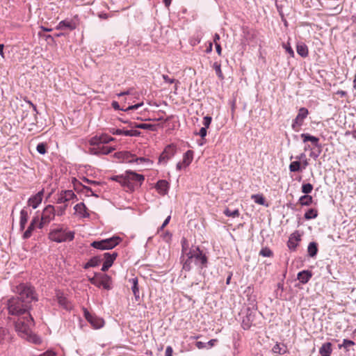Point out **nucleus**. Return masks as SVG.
<instances>
[{"mask_svg": "<svg viewBox=\"0 0 356 356\" xmlns=\"http://www.w3.org/2000/svg\"><path fill=\"white\" fill-rule=\"evenodd\" d=\"M170 218H171V216H168L165 220H164V222H163L162 225L160 227V229H163L170 222Z\"/></svg>", "mask_w": 356, "mask_h": 356, "instance_id": "nucleus-62", "label": "nucleus"}, {"mask_svg": "<svg viewBox=\"0 0 356 356\" xmlns=\"http://www.w3.org/2000/svg\"><path fill=\"white\" fill-rule=\"evenodd\" d=\"M308 114L309 111L307 108L305 107L300 108L298 111L297 116L293 120L292 128L296 130L297 127H300Z\"/></svg>", "mask_w": 356, "mask_h": 356, "instance_id": "nucleus-9", "label": "nucleus"}, {"mask_svg": "<svg viewBox=\"0 0 356 356\" xmlns=\"http://www.w3.org/2000/svg\"><path fill=\"white\" fill-rule=\"evenodd\" d=\"M312 277V273L309 270H302L298 273L297 278L302 284L307 283Z\"/></svg>", "mask_w": 356, "mask_h": 356, "instance_id": "nucleus-20", "label": "nucleus"}, {"mask_svg": "<svg viewBox=\"0 0 356 356\" xmlns=\"http://www.w3.org/2000/svg\"><path fill=\"white\" fill-rule=\"evenodd\" d=\"M124 188L130 191H133L135 186H140L145 179L143 175L131 170H127L124 172Z\"/></svg>", "mask_w": 356, "mask_h": 356, "instance_id": "nucleus-4", "label": "nucleus"}, {"mask_svg": "<svg viewBox=\"0 0 356 356\" xmlns=\"http://www.w3.org/2000/svg\"><path fill=\"white\" fill-rule=\"evenodd\" d=\"M43 191H40L35 195L31 196L27 202L28 206L32 207L33 209H36L42 200Z\"/></svg>", "mask_w": 356, "mask_h": 356, "instance_id": "nucleus-13", "label": "nucleus"}, {"mask_svg": "<svg viewBox=\"0 0 356 356\" xmlns=\"http://www.w3.org/2000/svg\"><path fill=\"white\" fill-rule=\"evenodd\" d=\"M90 245L92 248L98 249V250H108L105 243H104L103 240L95 241L90 244Z\"/></svg>", "mask_w": 356, "mask_h": 356, "instance_id": "nucleus-37", "label": "nucleus"}, {"mask_svg": "<svg viewBox=\"0 0 356 356\" xmlns=\"http://www.w3.org/2000/svg\"><path fill=\"white\" fill-rule=\"evenodd\" d=\"M130 282L132 283L131 289L136 299L139 298V289L138 286V280L137 278H132L130 280Z\"/></svg>", "mask_w": 356, "mask_h": 356, "instance_id": "nucleus-33", "label": "nucleus"}, {"mask_svg": "<svg viewBox=\"0 0 356 356\" xmlns=\"http://www.w3.org/2000/svg\"><path fill=\"white\" fill-rule=\"evenodd\" d=\"M129 127L131 128H138L142 129H147L151 131L156 130V125L151 124H145V123H137L136 122H129Z\"/></svg>", "mask_w": 356, "mask_h": 356, "instance_id": "nucleus-19", "label": "nucleus"}, {"mask_svg": "<svg viewBox=\"0 0 356 356\" xmlns=\"http://www.w3.org/2000/svg\"><path fill=\"white\" fill-rule=\"evenodd\" d=\"M254 317L251 313L247 314L245 318H243L242 325L244 329H248L251 325V322L253 321Z\"/></svg>", "mask_w": 356, "mask_h": 356, "instance_id": "nucleus-32", "label": "nucleus"}, {"mask_svg": "<svg viewBox=\"0 0 356 356\" xmlns=\"http://www.w3.org/2000/svg\"><path fill=\"white\" fill-rule=\"evenodd\" d=\"M355 343L352 340H350V339H344L343 340V343L342 344H339V348H344L346 350H348V348L350 346H354Z\"/></svg>", "mask_w": 356, "mask_h": 356, "instance_id": "nucleus-40", "label": "nucleus"}, {"mask_svg": "<svg viewBox=\"0 0 356 356\" xmlns=\"http://www.w3.org/2000/svg\"><path fill=\"white\" fill-rule=\"evenodd\" d=\"M301 190L305 195H309L313 190V186L309 183L304 184L302 185Z\"/></svg>", "mask_w": 356, "mask_h": 356, "instance_id": "nucleus-42", "label": "nucleus"}, {"mask_svg": "<svg viewBox=\"0 0 356 356\" xmlns=\"http://www.w3.org/2000/svg\"><path fill=\"white\" fill-rule=\"evenodd\" d=\"M83 313L84 317L90 323L93 328L99 329L104 326V321L102 318L90 313L86 309H83Z\"/></svg>", "mask_w": 356, "mask_h": 356, "instance_id": "nucleus-7", "label": "nucleus"}, {"mask_svg": "<svg viewBox=\"0 0 356 356\" xmlns=\"http://www.w3.org/2000/svg\"><path fill=\"white\" fill-rule=\"evenodd\" d=\"M274 354L284 355L288 352L287 346L283 343L277 342L272 348Z\"/></svg>", "mask_w": 356, "mask_h": 356, "instance_id": "nucleus-21", "label": "nucleus"}, {"mask_svg": "<svg viewBox=\"0 0 356 356\" xmlns=\"http://www.w3.org/2000/svg\"><path fill=\"white\" fill-rule=\"evenodd\" d=\"M40 217L38 215H37L33 218L31 223H33V225H34L35 227H38V223L40 222Z\"/></svg>", "mask_w": 356, "mask_h": 356, "instance_id": "nucleus-56", "label": "nucleus"}, {"mask_svg": "<svg viewBox=\"0 0 356 356\" xmlns=\"http://www.w3.org/2000/svg\"><path fill=\"white\" fill-rule=\"evenodd\" d=\"M193 159V152L192 150H188L184 154L182 163L184 167L188 166L192 162Z\"/></svg>", "mask_w": 356, "mask_h": 356, "instance_id": "nucleus-28", "label": "nucleus"}, {"mask_svg": "<svg viewBox=\"0 0 356 356\" xmlns=\"http://www.w3.org/2000/svg\"><path fill=\"white\" fill-rule=\"evenodd\" d=\"M332 345L330 342L323 343L319 349L321 356H330L332 352Z\"/></svg>", "mask_w": 356, "mask_h": 356, "instance_id": "nucleus-23", "label": "nucleus"}, {"mask_svg": "<svg viewBox=\"0 0 356 356\" xmlns=\"http://www.w3.org/2000/svg\"><path fill=\"white\" fill-rule=\"evenodd\" d=\"M126 130H123L121 129H115V128H110L109 132L113 135H124V132H125Z\"/></svg>", "mask_w": 356, "mask_h": 356, "instance_id": "nucleus-50", "label": "nucleus"}, {"mask_svg": "<svg viewBox=\"0 0 356 356\" xmlns=\"http://www.w3.org/2000/svg\"><path fill=\"white\" fill-rule=\"evenodd\" d=\"M29 218V213L26 208H23L20 211L19 229L23 231Z\"/></svg>", "mask_w": 356, "mask_h": 356, "instance_id": "nucleus-18", "label": "nucleus"}, {"mask_svg": "<svg viewBox=\"0 0 356 356\" xmlns=\"http://www.w3.org/2000/svg\"><path fill=\"white\" fill-rule=\"evenodd\" d=\"M155 188L160 195H164L168 193L169 184L166 180L161 179L157 181Z\"/></svg>", "mask_w": 356, "mask_h": 356, "instance_id": "nucleus-15", "label": "nucleus"}, {"mask_svg": "<svg viewBox=\"0 0 356 356\" xmlns=\"http://www.w3.org/2000/svg\"><path fill=\"white\" fill-rule=\"evenodd\" d=\"M140 131L138 130H126L124 132V136H139L140 135Z\"/></svg>", "mask_w": 356, "mask_h": 356, "instance_id": "nucleus-48", "label": "nucleus"}, {"mask_svg": "<svg viewBox=\"0 0 356 356\" xmlns=\"http://www.w3.org/2000/svg\"><path fill=\"white\" fill-rule=\"evenodd\" d=\"M67 204H64L62 206H58L55 207L56 208V215L58 216H61L65 214L66 208L67 207Z\"/></svg>", "mask_w": 356, "mask_h": 356, "instance_id": "nucleus-43", "label": "nucleus"}, {"mask_svg": "<svg viewBox=\"0 0 356 356\" xmlns=\"http://www.w3.org/2000/svg\"><path fill=\"white\" fill-rule=\"evenodd\" d=\"M296 51L297 53L303 58H305L308 56V47L305 44L302 42L297 44Z\"/></svg>", "mask_w": 356, "mask_h": 356, "instance_id": "nucleus-27", "label": "nucleus"}, {"mask_svg": "<svg viewBox=\"0 0 356 356\" xmlns=\"http://www.w3.org/2000/svg\"><path fill=\"white\" fill-rule=\"evenodd\" d=\"M211 121H212L211 117H210L209 115L205 116L203 119V125H204L203 127L208 129L211 123Z\"/></svg>", "mask_w": 356, "mask_h": 356, "instance_id": "nucleus-51", "label": "nucleus"}, {"mask_svg": "<svg viewBox=\"0 0 356 356\" xmlns=\"http://www.w3.org/2000/svg\"><path fill=\"white\" fill-rule=\"evenodd\" d=\"M207 128L205 127H202L199 132L198 133H196L195 134L196 135H199L202 139H204L205 138V136H207Z\"/></svg>", "mask_w": 356, "mask_h": 356, "instance_id": "nucleus-53", "label": "nucleus"}, {"mask_svg": "<svg viewBox=\"0 0 356 356\" xmlns=\"http://www.w3.org/2000/svg\"><path fill=\"white\" fill-rule=\"evenodd\" d=\"M8 334V330L6 328L0 327V344L5 340L6 337Z\"/></svg>", "mask_w": 356, "mask_h": 356, "instance_id": "nucleus-49", "label": "nucleus"}, {"mask_svg": "<svg viewBox=\"0 0 356 356\" xmlns=\"http://www.w3.org/2000/svg\"><path fill=\"white\" fill-rule=\"evenodd\" d=\"M300 241V234L298 231H296L293 234H291L289 236V241L287 242V246L291 250H296L298 241Z\"/></svg>", "mask_w": 356, "mask_h": 356, "instance_id": "nucleus-12", "label": "nucleus"}, {"mask_svg": "<svg viewBox=\"0 0 356 356\" xmlns=\"http://www.w3.org/2000/svg\"><path fill=\"white\" fill-rule=\"evenodd\" d=\"M213 67L216 71V75L218 76L219 79H223L224 76L221 70V65L219 63L215 62L213 65Z\"/></svg>", "mask_w": 356, "mask_h": 356, "instance_id": "nucleus-39", "label": "nucleus"}, {"mask_svg": "<svg viewBox=\"0 0 356 356\" xmlns=\"http://www.w3.org/2000/svg\"><path fill=\"white\" fill-rule=\"evenodd\" d=\"M56 300L58 305L66 310H70L72 308V305L70 301L67 299L65 296H64L63 293L58 291L56 293Z\"/></svg>", "mask_w": 356, "mask_h": 356, "instance_id": "nucleus-14", "label": "nucleus"}, {"mask_svg": "<svg viewBox=\"0 0 356 356\" xmlns=\"http://www.w3.org/2000/svg\"><path fill=\"white\" fill-rule=\"evenodd\" d=\"M188 258L183 263V269L186 271H189L191 269V264L193 262V260L192 259L189 258V254L187 253Z\"/></svg>", "mask_w": 356, "mask_h": 356, "instance_id": "nucleus-44", "label": "nucleus"}, {"mask_svg": "<svg viewBox=\"0 0 356 356\" xmlns=\"http://www.w3.org/2000/svg\"><path fill=\"white\" fill-rule=\"evenodd\" d=\"M189 258L193 260V262L201 269L207 266L208 259L205 254L200 249L199 247H193L189 252Z\"/></svg>", "mask_w": 356, "mask_h": 356, "instance_id": "nucleus-5", "label": "nucleus"}, {"mask_svg": "<svg viewBox=\"0 0 356 356\" xmlns=\"http://www.w3.org/2000/svg\"><path fill=\"white\" fill-rule=\"evenodd\" d=\"M307 252L309 257H314L318 252V245L316 242H311L307 247Z\"/></svg>", "mask_w": 356, "mask_h": 356, "instance_id": "nucleus-29", "label": "nucleus"}, {"mask_svg": "<svg viewBox=\"0 0 356 356\" xmlns=\"http://www.w3.org/2000/svg\"><path fill=\"white\" fill-rule=\"evenodd\" d=\"M299 203L302 206H309L313 201V198L309 195H304L299 198Z\"/></svg>", "mask_w": 356, "mask_h": 356, "instance_id": "nucleus-31", "label": "nucleus"}, {"mask_svg": "<svg viewBox=\"0 0 356 356\" xmlns=\"http://www.w3.org/2000/svg\"><path fill=\"white\" fill-rule=\"evenodd\" d=\"M113 181H118L120 183L123 187H124V174L120 175L113 176L110 178Z\"/></svg>", "mask_w": 356, "mask_h": 356, "instance_id": "nucleus-45", "label": "nucleus"}, {"mask_svg": "<svg viewBox=\"0 0 356 356\" xmlns=\"http://www.w3.org/2000/svg\"><path fill=\"white\" fill-rule=\"evenodd\" d=\"M114 140L113 137L107 134H102L99 136H95L91 138L90 144L93 146H97V147H92L90 150L94 154H108L114 150V148L105 146L104 145Z\"/></svg>", "mask_w": 356, "mask_h": 356, "instance_id": "nucleus-2", "label": "nucleus"}, {"mask_svg": "<svg viewBox=\"0 0 356 356\" xmlns=\"http://www.w3.org/2000/svg\"><path fill=\"white\" fill-rule=\"evenodd\" d=\"M142 105H143V103H140V104H135V105L129 106H128L126 108H122L121 110L124 111H130V110H135V109L138 108Z\"/></svg>", "mask_w": 356, "mask_h": 356, "instance_id": "nucleus-54", "label": "nucleus"}, {"mask_svg": "<svg viewBox=\"0 0 356 356\" xmlns=\"http://www.w3.org/2000/svg\"><path fill=\"white\" fill-rule=\"evenodd\" d=\"M176 147L173 145L166 146L159 158V163L166 164L176 154Z\"/></svg>", "mask_w": 356, "mask_h": 356, "instance_id": "nucleus-8", "label": "nucleus"}, {"mask_svg": "<svg viewBox=\"0 0 356 356\" xmlns=\"http://www.w3.org/2000/svg\"><path fill=\"white\" fill-rule=\"evenodd\" d=\"M300 137L302 138L304 143L309 141L316 147H321V145L318 143V138L314 136H311L309 134H302L300 135Z\"/></svg>", "mask_w": 356, "mask_h": 356, "instance_id": "nucleus-22", "label": "nucleus"}, {"mask_svg": "<svg viewBox=\"0 0 356 356\" xmlns=\"http://www.w3.org/2000/svg\"><path fill=\"white\" fill-rule=\"evenodd\" d=\"M56 208L53 205L49 204L43 209L40 221L38 223V228L42 229L45 225L49 224L55 218Z\"/></svg>", "mask_w": 356, "mask_h": 356, "instance_id": "nucleus-6", "label": "nucleus"}, {"mask_svg": "<svg viewBox=\"0 0 356 356\" xmlns=\"http://www.w3.org/2000/svg\"><path fill=\"white\" fill-rule=\"evenodd\" d=\"M162 77H163V80L165 81V82L168 83H173L177 81L175 79H171L166 74H163L162 76Z\"/></svg>", "mask_w": 356, "mask_h": 356, "instance_id": "nucleus-55", "label": "nucleus"}, {"mask_svg": "<svg viewBox=\"0 0 356 356\" xmlns=\"http://www.w3.org/2000/svg\"><path fill=\"white\" fill-rule=\"evenodd\" d=\"M18 296L13 297L8 301V309L10 315L17 316L15 321V330L23 339L35 344L40 343L41 339L31 331L34 321L29 314L31 304L37 300L33 288L26 284L17 286Z\"/></svg>", "mask_w": 356, "mask_h": 356, "instance_id": "nucleus-1", "label": "nucleus"}, {"mask_svg": "<svg viewBox=\"0 0 356 356\" xmlns=\"http://www.w3.org/2000/svg\"><path fill=\"white\" fill-rule=\"evenodd\" d=\"M195 346L198 349H202L207 347V343L202 341H197Z\"/></svg>", "mask_w": 356, "mask_h": 356, "instance_id": "nucleus-61", "label": "nucleus"}, {"mask_svg": "<svg viewBox=\"0 0 356 356\" xmlns=\"http://www.w3.org/2000/svg\"><path fill=\"white\" fill-rule=\"evenodd\" d=\"M98 279H99V277H97V273H95V275L93 277L89 279V281L92 284L97 286Z\"/></svg>", "mask_w": 356, "mask_h": 356, "instance_id": "nucleus-57", "label": "nucleus"}, {"mask_svg": "<svg viewBox=\"0 0 356 356\" xmlns=\"http://www.w3.org/2000/svg\"><path fill=\"white\" fill-rule=\"evenodd\" d=\"M321 153V150H318L317 152L312 151L309 154V156L313 158L314 160L317 159Z\"/></svg>", "mask_w": 356, "mask_h": 356, "instance_id": "nucleus-60", "label": "nucleus"}, {"mask_svg": "<svg viewBox=\"0 0 356 356\" xmlns=\"http://www.w3.org/2000/svg\"><path fill=\"white\" fill-rule=\"evenodd\" d=\"M251 199L254 200V202L260 205H264L266 200L261 194H254L251 196Z\"/></svg>", "mask_w": 356, "mask_h": 356, "instance_id": "nucleus-36", "label": "nucleus"}, {"mask_svg": "<svg viewBox=\"0 0 356 356\" xmlns=\"http://www.w3.org/2000/svg\"><path fill=\"white\" fill-rule=\"evenodd\" d=\"M302 170L301 163L299 161H293L289 165V170L292 172H299Z\"/></svg>", "mask_w": 356, "mask_h": 356, "instance_id": "nucleus-34", "label": "nucleus"}, {"mask_svg": "<svg viewBox=\"0 0 356 356\" xmlns=\"http://www.w3.org/2000/svg\"><path fill=\"white\" fill-rule=\"evenodd\" d=\"M124 154L126 155L125 159L129 163H131V162H134V161H136V162H138V161H140V162H145V161H148V159H145L144 157H137V158H135L134 155H132V154H129V152H126V153H124Z\"/></svg>", "mask_w": 356, "mask_h": 356, "instance_id": "nucleus-30", "label": "nucleus"}, {"mask_svg": "<svg viewBox=\"0 0 356 356\" xmlns=\"http://www.w3.org/2000/svg\"><path fill=\"white\" fill-rule=\"evenodd\" d=\"M57 30H70L72 31L76 29V24L72 20L65 19L58 23L56 28Z\"/></svg>", "mask_w": 356, "mask_h": 356, "instance_id": "nucleus-17", "label": "nucleus"}, {"mask_svg": "<svg viewBox=\"0 0 356 356\" xmlns=\"http://www.w3.org/2000/svg\"><path fill=\"white\" fill-rule=\"evenodd\" d=\"M225 216L228 217L236 218L239 216V211L238 209L230 210L229 209H226L224 211Z\"/></svg>", "mask_w": 356, "mask_h": 356, "instance_id": "nucleus-41", "label": "nucleus"}, {"mask_svg": "<svg viewBox=\"0 0 356 356\" xmlns=\"http://www.w3.org/2000/svg\"><path fill=\"white\" fill-rule=\"evenodd\" d=\"M35 227H36L34 225H33V223H30L27 229L23 234V236H22L23 238L24 239L29 238L31 236L32 233Z\"/></svg>", "mask_w": 356, "mask_h": 356, "instance_id": "nucleus-38", "label": "nucleus"}, {"mask_svg": "<svg viewBox=\"0 0 356 356\" xmlns=\"http://www.w3.org/2000/svg\"><path fill=\"white\" fill-rule=\"evenodd\" d=\"M102 260L100 256L93 257L84 265V268L98 266Z\"/></svg>", "mask_w": 356, "mask_h": 356, "instance_id": "nucleus-25", "label": "nucleus"}, {"mask_svg": "<svg viewBox=\"0 0 356 356\" xmlns=\"http://www.w3.org/2000/svg\"><path fill=\"white\" fill-rule=\"evenodd\" d=\"M173 350L170 346L166 347L165 356H172Z\"/></svg>", "mask_w": 356, "mask_h": 356, "instance_id": "nucleus-59", "label": "nucleus"}, {"mask_svg": "<svg viewBox=\"0 0 356 356\" xmlns=\"http://www.w3.org/2000/svg\"><path fill=\"white\" fill-rule=\"evenodd\" d=\"M108 250H111L117 246L122 241L121 238L118 236H113L109 238L103 239Z\"/></svg>", "mask_w": 356, "mask_h": 356, "instance_id": "nucleus-16", "label": "nucleus"}, {"mask_svg": "<svg viewBox=\"0 0 356 356\" xmlns=\"http://www.w3.org/2000/svg\"><path fill=\"white\" fill-rule=\"evenodd\" d=\"M99 277L97 287H103L104 289L110 290L111 289V278L107 274L97 273Z\"/></svg>", "mask_w": 356, "mask_h": 356, "instance_id": "nucleus-10", "label": "nucleus"}, {"mask_svg": "<svg viewBox=\"0 0 356 356\" xmlns=\"http://www.w3.org/2000/svg\"><path fill=\"white\" fill-rule=\"evenodd\" d=\"M112 106L115 110H120V105L117 102H112Z\"/></svg>", "mask_w": 356, "mask_h": 356, "instance_id": "nucleus-64", "label": "nucleus"}, {"mask_svg": "<svg viewBox=\"0 0 356 356\" xmlns=\"http://www.w3.org/2000/svg\"><path fill=\"white\" fill-rule=\"evenodd\" d=\"M36 149L40 154H44L47 152L46 144L43 143H39L36 147Z\"/></svg>", "mask_w": 356, "mask_h": 356, "instance_id": "nucleus-47", "label": "nucleus"}, {"mask_svg": "<svg viewBox=\"0 0 356 356\" xmlns=\"http://www.w3.org/2000/svg\"><path fill=\"white\" fill-rule=\"evenodd\" d=\"M55 227L51 228L48 234V238L51 241L56 243H64L72 241L74 238L75 232L70 231L67 228H65L63 225H54Z\"/></svg>", "mask_w": 356, "mask_h": 356, "instance_id": "nucleus-3", "label": "nucleus"}, {"mask_svg": "<svg viewBox=\"0 0 356 356\" xmlns=\"http://www.w3.org/2000/svg\"><path fill=\"white\" fill-rule=\"evenodd\" d=\"M79 184L80 185V186L83 187V190L86 191V193L90 192L91 193V195L97 197V195L93 193V191H92V189L90 188H89L88 186H83L81 184Z\"/></svg>", "mask_w": 356, "mask_h": 356, "instance_id": "nucleus-58", "label": "nucleus"}, {"mask_svg": "<svg viewBox=\"0 0 356 356\" xmlns=\"http://www.w3.org/2000/svg\"><path fill=\"white\" fill-rule=\"evenodd\" d=\"M118 257V253L114 252L113 253L106 252L103 254V259H104V263L108 265V266H112L114 261Z\"/></svg>", "mask_w": 356, "mask_h": 356, "instance_id": "nucleus-24", "label": "nucleus"}, {"mask_svg": "<svg viewBox=\"0 0 356 356\" xmlns=\"http://www.w3.org/2000/svg\"><path fill=\"white\" fill-rule=\"evenodd\" d=\"M75 211L80 215L83 218H88L89 217V213L86 212V207L83 202H80L79 204H76L74 207Z\"/></svg>", "mask_w": 356, "mask_h": 356, "instance_id": "nucleus-26", "label": "nucleus"}, {"mask_svg": "<svg viewBox=\"0 0 356 356\" xmlns=\"http://www.w3.org/2000/svg\"><path fill=\"white\" fill-rule=\"evenodd\" d=\"M318 216V211L315 209H309L304 215L306 220H311L316 218Z\"/></svg>", "mask_w": 356, "mask_h": 356, "instance_id": "nucleus-35", "label": "nucleus"}, {"mask_svg": "<svg viewBox=\"0 0 356 356\" xmlns=\"http://www.w3.org/2000/svg\"><path fill=\"white\" fill-rule=\"evenodd\" d=\"M76 198V195L72 190L62 191L57 200L58 204H67V202L71 200Z\"/></svg>", "mask_w": 356, "mask_h": 356, "instance_id": "nucleus-11", "label": "nucleus"}, {"mask_svg": "<svg viewBox=\"0 0 356 356\" xmlns=\"http://www.w3.org/2000/svg\"><path fill=\"white\" fill-rule=\"evenodd\" d=\"M259 254L264 257H270L273 253L268 248H264L260 250Z\"/></svg>", "mask_w": 356, "mask_h": 356, "instance_id": "nucleus-46", "label": "nucleus"}, {"mask_svg": "<svg viewBox=\"0 0 356 356\" xmlns=\"http://www.w3.org/2000/svg\"><path fill=\"white\" fill-rule=\"evenodd\" d=\"M286 51L290 55L291 57H294V51L289 44H283Z\"/></svg>", "mask_w": 356, "mask_h": 356, "instance_id": "nucleus-52", "label": "nucleus"}, {"mask_svg": "<svg viewBox=\"0 0 356 356\" xmlns=\"http://www.w3.org/2000/svg\"><path fill=\"white\" fill-rule=\"evenodd\" d=\"M217 341H218L217 339H211L210 341H208L207 345H208L209 347H212V346H213L216 344V343Z\"/></svg>", "mask_w": 356, "mask_h": 356, "instance_id": "nucleus-63", "label": "nucleus"}]
</instances>
